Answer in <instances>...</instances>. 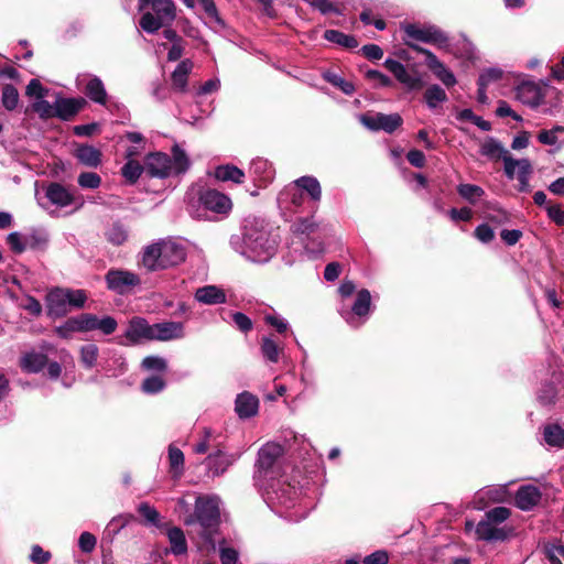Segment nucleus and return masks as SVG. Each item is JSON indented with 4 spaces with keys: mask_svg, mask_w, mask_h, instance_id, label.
<instances>
[{
    "mask_svg": "<svg viewBox=\"0 0 564 564\" xmlns=\"http://www.w3.org/2000/svg\"><path fill=\"white\" fill-rule=\"evenodd\" d=\"M532 172V165L528 159H523L521 162V170L517 172V180L519 182L518 189L520 192L528 193L531 191L530 187V174Z\"/></svg>",
    "mask_w": 564,
    "mask_h": 564,
    "instance_id": "obj_49",
    "label": "nucleus"
},
{
    "mask_svg": "<svg viewBox=\"0 0 564 564\" xmlns=\"http://www.w3.org/2000/svg\"><path fill=\"white\" fill-rule=\"evenodd\" d=\"M502 161L505 165L506 176L509 180H513L514 177H517V172L521 170V162L523 161V159H513L510 155V153H508L506 156H503Z\"/></svg>",
    "mask_w": 564,
    "mask_h": 564,
    "instance_id": "obj_61",
    "label": "nucleus"
},
{
    "mask_svg": "<svg viewBox=\"0 0 564 564\" xmlns=\"http://www.w3.org/2000/svg\"><path fill=\"white\" fill-rule=\"evenodd\" d=\"M145 172L152 177L165 178L172 175L171 158L162 152H154L147 155Z\"/></svg>",
    "mask_w": 564,
    "mask_h": 564,
    "instance_id": "obj_17",
    "label": "nucleus"
},
{
    "mask_svg": "<svg viewBox=\"0 0 564 564\" xmlns=\"http://www.w3.org/2000/svg\"><path fill=\"white\" fill-rule=\"evenodd\" d=\"M371 306V295L366 289L357 293L356 300L350 311H340L341 316L351 327H359L369 316Z\"/></svg>",
    "mask_w": 564,
    "mask_h": 564,
    "instance_id": "obj_11",
    "label": "nucleus"
},
{
    "mask_svg": "<svg viewBox=\"0 0 564 564\" xmlns=\"http://www.w3.org/2000/svg\"><path fill=\"white\" fill-rule=\"evenodd\" d=\"M47 362V358L41 352L25 354L21 359V368L26 372L36 373L41 371Z\"/></svg>",
    "mask_w": 564,
    "mask_h": 564,
    "instance_id": "obj_34",
    "label": "nucleus"
},
{
    "mask_svg": "<svg viewBox=\"0 0 564 564\" xmlns=\"http://www.w3.org/2000/svg\"><path fill=\"white\" fill-rule=\"evenodd\" d=\"M85 94L90 100L99 105H106L107 93L102 80L97 76H91L85 84Z\"/></svg>",
    "mask_w": 564,
    "mask_h": 564,
    "instance_id": "obj_28",
    "label": "nucleus"
},
{
    "mask_svg": "<svg viewBox=\"0 0 564 564\" xmlns=\"http://www.w3.org/2000/svg\"><path fill=\"white\" fill-rule=\"evenodd\" d=\"M424 100L430 109H435L447 100V95L441 86L434 84L425 90Z\"/></svg>",
    "mask_w": 564,
    "mask_h": 564,
    "instance_id": "obj_42",
    "label": "nucleus"
},
{
    "mask_svg": "<svg viewBox=\"0 0 564 564\" xmlns=\"http://www.w3.org/2000/svg\"><path fill=\"white\" fill-rule=\"evenodd\" d=\"M185 336V326L182 322H163L153 324L152 340L169 341Z\"/></svg>",
    "mask_w": 564,
    "mask_h": 564,
    "instance_id": "obj_19",
    "label": "nucleus"
},
{
    "mask_svg": "<svg viewBox=\"0 0 564 564\" xmlns=\"http://www.w3.org/2000/svg\"><path fill=\"white\" fill-rule=\"evenodd\" d=\"M232 248L254 263L268 262L276 252L278 240L263 226L246 227L242 238L232 237Z\"/></svg>",
    "mask_w": 564,
    "mask_h": 564,
    "instance_id": "obj_1",
    "label": "nucleus"
},
{
    "mask_svg": "<svg viewBox=\"0 0 564 564\" xmlns=\"http://www.w3.org/2000/svg\"><path fill=\"white\" fill-rule=\"evenodd\" d=\"M544 442L549 446H564V430L557 424L546 425L543 432Z\"/></svg>",
    "mask_w": 564,
    "mask_h": 564,
    "instance_id": "obj_43",
    "label": "nucleus"
},
{
    "mask_svg": "<svg viewBox=\"0 0 564 564\" xmlns=\"http://www.w3.org/2000/svg\"><path fill=\"white\" fill-rule=\"evenodd\" d=\"M153 325H150L143 317H132L129 321L128 327L124 332L123 339L119 341L120 345L130 346L137 345L141 340H152Z\"/></svg>",
    "mask_w": 564,
    "mask_h": 564,
    "instance_id": "obj_14",
    "label": "nucleus"
},
{
    "mask_svg": "<svg viewBox=\"0 0 564 564\" xmlns=\"http://www.w3.org/2000/svg\"><path fill=\"white\" fill-rule=\"evenodd\" d=\"M142 367L148 371L163 372L167 368L166 360L159 356H148L142 360Z\"/></svg>",
    "mask_w": 564,
    "mask_h": 564,
    "instance_id": "obj_59",
    "label": "nucleus"
},
{
    "mask_svg": "<svg viewBox=\"0 0 564 564\" xmlns=\"http://www.w3.org/2000/svg\"><path fill=\"white\" fill-rule=\"evenodd\" d=\"M105 236L109 243L121 246L128 240L129 231L124 225L115 223L106 230Z\"/></svg>",
    "mask_w": 564,
    "mask_h": 564,
    "instance_id": "obj_40",
    "label": "nucleus"
},
{
    "mask_svg": "<svg viewBox=\"0 0 564 564\" xmlns=\"http://www.w3.org/2000/svg\"><path fill=\"white\" fill-rule=\"evenodd\" d=\"M268 495L273 505L276 503L288 509L294 507L297 500L296 489L288 484H279L278 488H273Z\"/></svg>",
    "mask_w": 564,
    "mask_h": 564,
    "instance_id": "obj_24",
    "label": "nucleus"
},
{
    "mask_svg": "<svg viewBox=\"0 0 564 564\" xmlns=\"http://www.w3.org/2000/svg\"><path fill=\"white\" fill-rule=\"evenodd\" d=\"M186 202L188 213L197 219L209 218L208 213L226 217L232 209L230 197L212 188L189 192Z\"/></svg>",
    "mask_w": 564,
    "mask_h": 564,
    "instance_id": "obj_3",
    "label": "nucleus"
},
{
    "mask_svg": "<svg viewBox=\"0 0 564 564\" xmlns=\"http://www.w3.org/2000/svg\"><path fill=\"white\" fill-rule=\"evenodd\" d=\"M406 45L425 56V65L446 87H453L457 83L453 72H451L433 52L410 42H406Z\"/></svg>",
    "mask_w": 564,
    "mask_h": 564,
    "instance_id": "obj_12",
    "label": "nucleus"
},
{
    "mask_svg": "<svg viewBox=\"0 0 564 564\" xmlns=\"http://www.w3.org/2000/svg\"><path fill=\"white\" fill-rule=\"evenodd\" d=\"M295 183L301 187V191L306 192L310 195L313 202H319L322 196V189L319 182L317 178L313 176H302L295 181Z\"/></svg>",
    "mask_w": 564,
    "mask_h": 564,
    "instance_id": "obj_39",
    "label": "nucleus"
},
{
    "mask_svg": "<svg viewBox=\"0 0 564 564\" xmlns=\"http://www.w3.org/2000/svg\"><path fill=\"white\" fill-rule=\"evenodd\" d=\"M186 245L178 239H165L144 248L142 264L149 271L164 270L176 267L186 259Z\"/></svg>",
    "mask_w": 564,
    "mask_h": 564,
    "instance_id": "obj_2",
    "label": "nucleus"
},
{
    "mask_svg": "<svg viewBox=\"0 0 564 564\" xmlns=\"http://www.w3.org/2000/svg\"><path fill=\"white\" fill-rule=\"evenodd\" d=\"M261 354L263 358L272 364H276L283 351V346L276 343L272 337H263L261 340Z\"/></svg>",
    "mask_w": 564,
    "mask_h": 564,
    "instance_id": "obj_36",
    "label": "nucleus"
},
{
    "mask_svg": "<svg viewBox=\"0 0 564 564\" xmlns=\"http://www.w3.org/2000/svg\"><path fill=\"white\" fill-rule=\"evenodd\" d=\"M194 517L202 527L203 544L199 546L200 550L207 553L215 552L216 543L213 538V529L219 520V499L217 497H198Z\"/></svg>",
    "mask_w": 564,
    "mask_h": 564,
    "instance_id": "obj_4",
    "label": "nucleus"
},
{
    "mask_svg": "<svg viewBox=\"0 0 564 564\" xmlns=\"http://www.w3.org/2000/svg\"><path fill=\"white\" fill-rule=\"evenodd\" d=\"M324 39L347 48H355L358 46V42L354 36L347 35L337 30H326Z\"/></svg>",
    "mask_w": 564,
    "mask_h": 564,
    "instance_id": "obj_45",
    "label": "nucleus"
},
{
    "mask_svg": "<svg viewBox=\"0 0 564 564\" xmlns=\"http://www.w3.org/2000/svg\"><path fill=\"white\" fill-rule=\"evenodd\" d=\"M169 542L171 544V552L174 555H182L187 552V543L184 532L180 528H171L167 531Z\"/></svg>",
    "mask_w": 564,
    "mask_h": 564,
    "instance_id": "obj_37",
    "label": "nucleus"
},
{
    "mask_svg": "<svg viewBox=\"0 0 564 564\" xmlns=\"http://www.w3.org/2000/svg\"><path fill=\"white\" fill-rule=\"evenodd\" d=\"M68 306L80 308L85 305L87 296L83 290L65 289Z\"/></svg>",
    "mask_w": 564,
    "mask_h": 564,
    "instance_id": "obj_62",
    "label": "nucleus"
},
{
    "mask_svg": "<svg viewBox=\"0 0 564 564\" xmlns=\"http://www.w3.org/2000/svg\"><path fill=\"white\" fill-rule=\"evenodd\" d=\"M457 193L470 204H475L478 198L485 195V191L474 184H459L457 186Z\"/></svg>",
    "mask_w": 564,
    "mask_h": 564,
    "instance_id": "obj_46",
    "label": "nucleus"
},
{
    "mask_svg": "<svg viewBox=\"0 0 564 564\" xmlns=\"http://www.w3.org/2000/svg\"><path fill=\"white\" fill-rule=\"evenodd\" d=\"M169 462L171 470L173 471L174 476H180L183 473V466H184V454L183 452L174 446L169 447Z\"/></svg>",
    "mask_w": 564,
    "mask_h": 564,
    "instance_id": "obj_50",
    "label": "nucleus"
},
{
    "mask_svg": "<svg viewBox=\"0 0 564 564\" xmlns=\"http://www.w3.org/2000/svg\"><path fill=\"white\" fill-rule=\"evenodd\" d=\"M564 133L563 126H554L550 130H542L538 134V140L540 143L545 145H555L558 141V135Z\"/></svg>",
    "mask_w": 564,
    "mask_h": 564,
    "instance_id": "obj_51",
    "label": "nucleus"
},
{
    "mask_svg": "<svg viewBox=\"0 0 564 564\" xmlns=\"http://www.w3.org/2000/svg\"><path fill=\"white\" fill-rule=\"evenodd\" d=\"M214 431L205 427L199 442L194 446V452L197 454H205L209 448L218 445Z\"/></svg>",
    "mask_w": 564,
    "mask_h": 564,
    "instance_id": "obj_48",
    "label": "nucleus"
},
{
    "mask_svg": "<svg viewBox=\"0 0 564 564\" xmlns=\"http://www.w3.org/2000/svg\"><path fill=\"white\" fill-rule=\"evenodd\" d=\"M193 68L191 59L182 61L174 72L172 73L171 79L173 87L178 91H185L187 87V77Z\"/></svg>",
    "mask_w": 564,
    "mask_h": 564,
    "instance_id": "obj_30",
    "label": "nucleus"
},
{
    "mask_svg": "<svg viewBox=\"0 0 564 564\" xmlns=\"http://www.w3.org/2000/svg\"><path fill=\"white\" fill-rule=\"evenodd\" d=\"M140 10L150 6L151 11L142 14L140 26L148 33H155L175 19V6L172 0H139Z\"/></svg>",
    "mask_w": 564,
    "mask_h": 564,
    "instance_id": "obj_5",
    "label": "nucleus"
},
{
    "mask_svg": "<svg viewBox=\"0 0 564 564\" xmlns=\"http://www.w3.org/2000/svg\"><path fill=\"white\" fill-rule=\"evenodd\" d=\"M172 175H178L185 173L191 165L189 159L185 151L178 145L175 144L172 148Z\"/></svg>",
    "mask_w": 564,
    "mask_h": 564,
    "instance_id": "obj_35",
    "label": "nucleus"
},
{
    "mask_svg": "<svg viewBox=\"0 0 564 564\" xmlns=\"http://www.w3.org/2000/svg\"><path fill=\"white\" fill-rule=\"evenodd\" d=\"M65 289L56 288L51 290L46 295L47 315L51 317H62L68 313Z\"/></svg>",
    "mask_w": 564,
    "mask_h": 564,
    "instance_id": "obj_23",
    "label": "nucleus"
},
{
    "mask_svg": "<svg viewBox=\"0 0 564 564\" xmlns=\"http://www.w3.org/2000/svg\"><path fill=\"white\" fill-rule=\"evenodd\" d=\"M236 459L237 457L234 454H228L221 449H217L206 458V465L213 476H219L224 474Z\"/></svg>",
    "mask_w": 564,
    "mask_h": 564,
    "instance_id": "obj_25",
    "label": "nucleus"
},
{
    "mask_svg": "<svg viewBox=\"0 0 564 564\" xmlns=\"http://www.w3.org/2000/svg\"><path fill=\"white\" fill-rule=\"evenodd\" d=\"M32 109L42 119H50L55 117V104L51 105L44 98L35 100L32 105Z\"/></svg>",
    "mask_w": 564,
    "mask_h": 564,
    "instance_id": "obj_54",
    "label": "nucleus"
},
{
    "mask_svg": "<svg viewBox=\"0 0 564 564\" xmlns=\"http://www.w3.org/2000/svg\"><path fill=\"white\" fill-rule=\"evenodd\" d=\"M544 552L551 564H563L562 558H564V545L561 543L554 542L546 544Z\"/></svg>",
    "mask_w": 564,
    "mask_h": 564,
    "instance_id": "obj_55",
    "label": "nucleus"
},
{
    "mask_svg": "<svg viewBox=\"0 0 564 564\" xmlns=\"http://www.w3.org/2000/svg\"><path fill=\"white\" fill-rule=\"evenodd\" d=\"M305 202L301 187L293 182L278 195V205L281 210L295 213Z\"/></svg>",
    "mask_w": 564,
    "mask_h": 564,
    "instance_id": "obj_18",
    "label": "nucleus"
},
{
    "mask_svg": "<svg viewBox=\"0 0 564 564\" xmlns=\"http://www.w3.org/2000/svg\"><path fill=\"white\" fill-rule=\"evenodd\" d=\"M164 387L165 381L159 376L149 377L142 382V391L149 394L159 393Z\"/></svg>",
    "mask_w": 564,
    "mask_h": 564,
    "instance_id": "obj_60",
    "label": "nucleus"
},
{
    "mask_svg": "<svg viewBox=\"0 0 564 564\" xmlns=\"http://www.w3.org/2000/svg\"><path fill=\"white\" fill-rule=\"evenodd\" d=\"M124 138L132 143L126 150V159L135 158L141 154L144 150V137L137 131H128L124 133Z\"/></svg>",
    "mask_w": 564,
    "mask_h": 564,
    "instance_id": "obj_41",
    "label": "nucleus"
},
{
    "mask_svg": "<svg viewBox=\"0 0 564 564\" xmlns=\"http://www.w3.org/2000/svg\"><path fill=\"white\" fill-rule=\"evenodd\" d=\"M362 126L371 131H384L387 133L394 132L403 123V119L399 113H365L359 116Z\"/></svg>",
    "mask_w": 564,
    "mask_h": 564,
    "instance_id": "obj_9",
    "label": "nucleus"
},
{
    "mask_svg": "<svg viewBox=\"0 0 564 564\" xmlns=\"http://www.w3.org/2000/svg\"><path fill=\"white\" fill-rule=\"evenodd\" d=\"M194 300L203 305H218L227 302V294L223 288L208 284L196 289Z\"/></svg>",
    "mask_w": 564,
    "mask_h": 564,
    "instance_id": "obj_21",
    "label": "nucleus"
},
{
    "mask_svg": "<svg viewBox=\"0 0 564 564\" xmlns=\"http://www.w3.org/2000/svg\"><path fill=\"white\" fill-rule=\"evenodd\" d=\"M502 77V70L500 68H487L478 78V86H489L491 83L499 80Z\"/></svg>",
    "mask_w": 564,
    "mask_h": 564,
    "instance_id": "obj_63",
    "label": "nucleus"
},
{
    "mask_svg": "<svg viewBox=\"0 0 564 564\" xmlns=\"http://www.w3.org/2000/svg\"><path fill=\"white\" fill-rule=\"evenodd\" d=\"M99 349L95 344H87L80 348V360L88 369L96 365Z\"/></svg>",
    "mask_w": 564,
    "mask_h": 564,
    "instance_id": "obj_53",
    "label": "nucleus"
},
{
    "mask_svg": "<svg viewBox=\"0 0 564 564\" xmlns=\"http://www.w3.org/2000/svg\"><path fill=\"white\" fill-rule=\"evenodd\" d=\"M259 408L258 399L250 392H241L235 401V411L240 419H249L257 414Z\"/></svg>",
    "mask_w": 564,
    "mask_h": 564,
    "instance_id": "obj_27",
    "label": "nucleus"
},
{
    "mask_svg": "<svg viewBox=\"0 0 564 564\" xmlns=\"http://www.w3.org/2000/svg\"><path fill=\"white\" fill-rule=\"evenodd\" d=\"M480 153L491 160L503 159L509 152L494 138H488L480 147Z\"/></svg>",
    "mask_w": 564,
    "mask_h": 564,
    "instance_id": "obj_38",
    "label": "nucleus"
},
{
    "mask_svg": "<svg viewBox=\"0 0 564 564\" xmlns=\"http://www.w3.org/2000/svg\"><path fill=\"white\" fill-rule=\"evenodd\" d=\"M75 156L82 164L89 167H97L101 162V152L93 145L78 147Z\"/></svg>",
    "mask_w": 564,
    "mask_h": 564,
    "instance_id": "obj_29",
    "label": "nucleus"
},
{
    "mask_svg": "<svg viewBox=\"0 0 564 564\" xmlns=\"http://www.w3.org/2000/svg\"><path fill=\"white\" fill-rule=\"evenodd\" d=\"M77 182L78 185L83 188L95 189L100 186L101 178L97 173L84 172L78 175Z\"/></svg>",
    "mask_w": 564,
    "mask_h": 564,
    "instance_id": "obj_58",
    "label": "nucleus"
},
{
    "mask_svg": "<svg viewBox=\"0 0 564 564\" xmlns=\"http://www.w3.org/2000/svg\"><path fill=\"white\" fill-rule=\"evenodd\" d=\"M74 317L78 333L99 330L104 335H111L118 326L117 321L111 316L98 317L95 314L83 313Z\"/></svg>",
    "mask_w": 564,
    "mask_h": 564,
    "instance_id": "obj_10",
    "label": "nucleus"
},
{
    "mask_svg": "<svg viewBox=\"0 0 564 564\" xmlns=\"http://www.w3.org/2000/svg\"><path fill=\"white\" fill-rule=\"evenodd\" d=\"M143 171H145V164L142 165L133 158L127 159L126 164L121 167L122 176L131 184L139 180Z\"/></svg>",
    "mask_w": 564,
    "mask_h": 564,
    "instance_id": "obj_44",
    "label": "nucleus"
},
{
    "mask_svg": "<svg viewBox=\"0 0 564 564\" xmlns=\"http://www.w3.org/2000/svg\"><path fill=\"white\" fill-rule=\"evenodd\" d=\"M215 177L221 182H234L241 184L245 180V172L235 165L226 164L216 167Z\"/></svg>",
    "mask_w": 564,
    "mask_h": 564,
    "instance_id": "obj_33",
    "label": "nucleus"
},
{
    "mask_svg": "<svg viewBox=\"0 0 564 564\" xmlns=\"http://www.w3.org/2000/svg\"><path fill=\"white\" fill-rule=\"evenodd\" d=\"M1 101L3 107L12 111L18 107L19 104V91L13 85H4L2 88Z\"/></svg>",
    "mask_w": 564,
    "mask_h": 564,
    "instance_id": "obj_47",
    "label": "nucleus"
},
{
    "mask_svg": "<svg viewBox=\"0 0 564 564\" xmlns=\"http://www.w3.org/2000/svg\"><path fill=\"white\" fill-rule=\"evenodd\" d=\"M325 79L335 87H338L346 95H351L355 91L352 83L345 80L341 76L335 73L326 74Z\"/></svg>",
    "mask_w": 564,
    "mask_h": 564,
    "instance_id": "obj_56",
    "label": "nucleus"
},
{
    "mask_svg": "<svg viewBox=\"0 0 564 564\" xmlns=\"http://www.w3.org/2000/svg\"><path fill=\"white\" fill-rule=\"evenodd\" d=\"M283 454V447L276 443H267L258 453L257 480H271L279 475V459Z\"/></svg>",
    "mask_w": 564,
    "mask_h": 564,
    "instance_id": "obj_7",
    "label": "nucleus"
},
{
    "mask_svg": "<svg viewBox=\"0 0 564 564\" xmlns=\"http://www.w3.org/2000/svg\"><path fill=\"white\" fill-rule=\"evenodd\" d=\"M510 514V510L506 507L490 509L486 512L485 519L476 525L475 533L477 539L487 542L506 540L507 531L505 528H500L499 524L505 522Z\"/></svg>",
    "mask_w": 564,
    "mask_h": 564,
    "instance_id": "obj_6",
    "label": "nucleus"
},
{
    "mask_svg": "<svg viewBox=\"0 0 564 564\" xmlns=\"http://www.w3.org/2000/svg\"><path fill=\"white\" fill-rule=\"evenodd\" d=\"M402 30L408 37L416 41L445 47L448 42L446 34L435 25L405 24Z\"/></svg>",
    "mask_w": 564,
    "mask_h": 564,
    "instance_id": "obj_8",
    "label": "nucleus"
},
{
    "mask_svg": "<svg viewBox=\"0 0 564 564\" xmlns=\"http://www.w3.org/2000/svg\"><path fill=\"white\" fill-rule=\"evenodd\" d=\"M556 388L553 383H544L538 393V400L543 405H550L555 402L556 399Z\"/></svg>",
    "mask_w": 564,
    "mask_h": 564,
    "instance_id": "obj_57",
    "label": "nucleus"
},
{
    "mask_svg": "<svg viewBox=\"0 0 564 564\" xmlns=\"http://www.w3.org/2000/svg\"><path fill=\"white\" fill-rule=\"evenodd\" d=\"M7 241L10 248L17 253H21L28 249L25 235L22 236L20 232L15 231L9 234L7 237Z\"/></svg>",
    "mask_w": 564,
    "mask_h": 564,
    "instance_id": "obj_64",
    "label": "nucleus"
},
{
    "mask_svg": "<svg viewBox=\"0 0 564 564\" xmlns=\"http://www.w3.org/2000/svg\"><path fill=\"white\" fill-rule=\"evenodd\" d=\"M249 173L257 186L265 187L273 181L275 170L268 160L257 158L251 161Z\"/></svg>",
    "mask_w": 564,
    "mask_h": 564,
    "instance_id": "obj_20",
    "label": "nucleus"
},
{
    "mask_svg": "<svg viewBox=\"0 0 564 564\" xmlns=\"http://www.w3.org/2000/svg\"><path fill=\"white\" fill-rule=\"evenodd\" d=\"M383 65L408 89H420L423 86L421 76L409 73L406 67L399 61L387 58Z\"/></svg>",
    "mask_w": 564,
    "mask_h": 564,
    "instance_id": "obj_16",
    "label": "nucleus"
},
{
    "mask_svg": "<svg viewBox=\"0 0 564 564\" xmlns=\"http://www.w3.org/2000/svg\"><path fill=\"white\" fill-rule=\"evenodd\" d=\"M316 224L310 217L297 219L291 227L293 234L300 238L314 232Z\"/></svg>",
    "mask_w": 564,
    "mask_h": 564,
    "instance_id": "obj_52",
    "label": "nucleus"
},
{
    "mask_svg": "<svg viewBox=\"0 0 564 564\" xmlns=\"http://www.w3.org/2000/svg\"><path fill=\"white\" fill-rule=\"evenodd\" d=\"M540 499L541 492L538 487L533 485L522 486L517 491L516 506L523 511H529L539 503Z\"/></svg>",
    "mask_w": 564,
    "mask_h": 564,
    "instance_id": "obj_26",
    "label": "nucleus"
},
{
    "mask_svg": "<svg viewBox=\"0 0 564 564\" xmlns=\"http://www.w3.org/2000/svg\"><path fill=\"white\" fill-rule=\"evenodd\" d=\"M80 108L79 101L72 98H58L55 101V117L68 120L74 117Z\"/></svg>",
    "mask_w": 564,
    "mask_h": 564,
    "instance_id": "obj_31",
    "label": "nucleus"
},
{
    "mask_svg": "<svg viewBox=\"0 0 564 564\" xmlns=\"http://www.w3.org/2000/svg\"><path fill=\"white\" fill-rule=\"evenodd\" d=\"M45 196L51 204L64 208L77 202L76 195L59 183H51L46 187Z\"/></svg>",
    "mask_w": 564,
    "mask_h": 564,
    "instance_id": "obj_22",
    "label": "nucleus"
},
{
    "mask_svg": "<svg viewBox=\"0 0 564 564\" xmlns=\"http://www.w3.org/2000/svg\"><path fill=\"white\" fill-rule=\"evenodd\" d=\"M516 98L525 106L536 108L545 98V88L535 82H523L516 88Z\"/></svg>",
    "mask_w": 564,
    "mask_h": 564,
    "instance_id": "obj_15",
    "label": "nucleus"
},
{
    "mask_svg": "<svg viewBox=\"0 0 564 564\" xmlns=\"http://www.w3.org/2000/svg\"><path fill=\"white\" fill-rule=\"evenodd\" d=\"M28 249L43 251L47 248L50 236L45 229L35 228L25 235Z\"/></svg>",
    "mask_w": 564,
    "mask_h": 564,
    "instance_id": "obj_32",
    "label": "nucleus"
},
{
    "mask_svg": "<svg viewBox=\"0 0 564 564\" xmlns=\"http://www.w3.org/2000/svg\"><path fill=\"white\" fill-rule=\"evenodd\" d=\"M105 280L110 291L121 295L128 293L141 282L138 274L121 269L109 270L105 275Z\"/></svg>",
    "mask_w": 564,
    "mask_h": 564,
    "instance_id": "obj_13",
    "label": "nucleus"
}]
</instances>
